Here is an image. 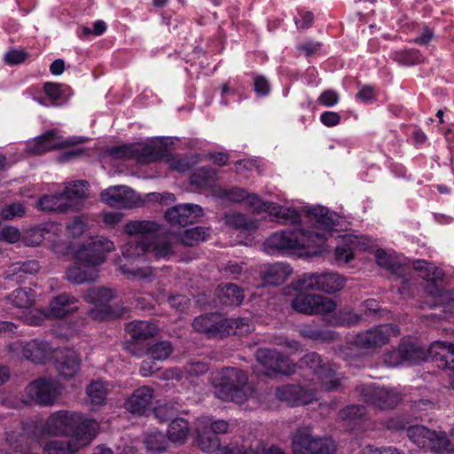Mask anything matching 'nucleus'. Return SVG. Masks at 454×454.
<instances>
[{
	"label": "nucleus",
	"mask_w": 454,
	"mask_h": 454,
	"mask_svg": "<svg viewBox=\"0 0 454 454\" xmlns=\"http://www.w3.org/2000/svg\"><path fill=\"white\" fill-rule=\"evenodd\" d=\"M309 221L316 230L303 231L296 229L293 231H278L270 235L263 244L267 254L294 253L312 249L310 253L321 252V247L327 240L331 231L339 225L340 215L321 206L308 210Z\"/></svg>",
	"instance_id": "nucleus-1"
},
{
	"label": "nucleus",
	"mask_w": 454,
	"mask_h": 454,
	"mask_svg": "<svg viewBox=\"0 0 454 454\" xmlns=\"http://www.w3.org/2000/svg\"><path fill=\"white\" fill-rule=\"evenodd\" d=\"M114 249V242L103 237L82 244L74 253V265L66 271L67 280L77 285L95 281L98 277L96 267L103 263L106 254Z\"/></svg>",
	"instance_id": "nucleus-2"
},
{
	"label": "nucleus",
	"mask_w": 454,
	"mask_h": 454,
	"mask_svg": "<svg viewBox=\"0 0 454 454\" xmlns=\"http://www.w3.org/2000/svg\"><path fill=\"white\" fill-rule=\"evenodd\" d=\"M335 445L330 438L314 437L309 428L297 430L292 439L293 454H333ZM240 454H286L281 449L270 446L267 449L256 447Z\"/></svg>",
	"instance_id": "nucleus-3"
},
{
	"label": "nucleus",
	"mask_w": 454,
	"mask_h": 454,
	"mask_svg": "<svg viewBox=\"0 0 454 454\" xmlns=\"http://www.w3.org/2000/svg\"><path fill=\"white\" fill-rule=\"evenodd\" d=\"M97 420L87 419L78 430L66 439H51L43 447V454H77L90 445L99 432Z\"/></svg>",
	"instance_id": "nucleus-4"
},
{
	"label": "nucleus",
	"mask_w": 454,
	"mask_h": 454,
	"mask_svg": "<svg viewBox=\"0 0 454 454\" xmlns=\"http://www.w3.org/2000/svg\"><path fill=\"white\" fill-rule=\"evenodd\" d=\"M247 376L233 367L224 368L214 377L215 394L223 401L244 403L247 398Z\"/></svg>",
	"instance_id": "nucleus-5"
},
{
	"label": "nucleus",
	"mask_w": 454,
	"mask_h": 454,
	"mask_svg": "<svg viewBox=\"0 0 454 454\" xmlns=\"http://www.w3.org/2000/svg\"><path fill=\"white\" fill-rule=\"evenodd\" d=\"M110 154L116 159H135L140 163H150L168 159V149L160 140L116 146Z\"/></svg>",
	"instance_id": "nucleus-6"
},
{
	"label": "nucleus",
	"mask_w": 454,
	"mask_h": 454,
	"mask_svg": "<svg viewBox=\"0 0 454 454\" xmlns=\"http://www.w3.org/2000/svg\"><path fill=\"white\" fill-rule=\"evenodd\" d=\"M80 412L69 410H59L51 412L41 426L42 436H67L74 434L84 423Z\"/></svg>",
	"instance_id": "nucleus-7"
},
{
	"label": "nucleus",
	"mask_w": 454,
	"mask_h": 454,
	"mask_svg": "<svg viewBox=\"0 0 454 454\" xmlns=\"http://www.w3.org/2000/svg\"><path fill=\"white\" fill-rule=\"evenodd\" d=\"M346 278L336 272L305 273L292 283L294 290H318L333 294L340 291Z\"/></svg>",
	"instance_id": "nucleus-8"
},
{
	"label": "nucleus",
	"mask_w": 454,
	"mask_h": 454,
	"mask_svg": "<svg viewBox=\"0 0 454 454\" xmlns=\"http://www.w3.org/2000/svg\"><path fill=\"white\" fill-rule=\"evenodd\" d=\"M297 294L292 301V308L305 315H325L335 310L337 304L330 297L307 293V290H295Z\"/></svg>",
	"instance_id": "nucleus-9"
},
{
	"label": "nucleus",
	"mask_w": 454,
	"mask_h": 454,
	"mask_svg": "<svg viewBox=\"0 0 454 454\" xmlns=\"http://www.w3.org/2000/svg\"><path fill=\"white\" fill-rule=\"evenodd\" d=\"M62 387L52 378L41 377L25 388L26 396L41 406H52L61 395Z\"/></svg>",
	"instance_id": "nucleus-10"
},
{
	"label": "nucleus",
	"mask_w": 454,
	"mask_h": 454,
	"mask_svg": "<svg viewBox=\"0 0 454 454\" xmlns=\"http://www.w3.org/2000/svg\"><path fill=\"white\" fill-rule=\"evenodd\" d=\"M301 364L309 367L317 375L324 390H335L340 386V379L337 376L335 365L323 361L318 354L311 352L305 355L301 358Z\"/></svg>",
	"instance_id": "nucleus-11"
},
{
	"label": "nucleus",
	"mask_w": 454,
	"mask_h": 454,
	"mask_svg": "<svg viewBox=\"0 0 454 454\" xmlns=\"http://www.w3.org/2000/svg\"><path fill=\"white\" fill-rule=\"evenodd\" d=\"M399 333L396 325L382 324L357 333L355 343L361 348L375 349L387 344L391 337Z\"/></svg>",
	"instance_id": "nucleus-12"
},
{
	"label": "nucleus",
	"mask_w": 454,
	"mask_h": 454,
	"mask_svg": "<svg viewBox=\"0 0 454 454\" xmlns=\"http://www.w3.org/2000/svg\"><path fill=\"white\" fill-rule=\"evenodd\" d=\"M115 297L114 290L105 286H95L88 289L83 298L86 301L95 305L90 309L89 316L94 320H105L109 318L113 310L109 302Z\"/></svg>",
	"instance_id": "nucleus-13"
},
{
	"label": "nucleus",
	"mask_w": 454,
	"mask_h": 454,
	"mask_svg": "<svg viewBox=\"0 0 454 454\" xmlns=\"http://www.w3.org/2000/svg\"><path fill=\"white\" fill-rule=\"evenodd\" d=\"M363 399L380 409H388L396 406L401 402V394L393 387L363 386L358 388Z\"/></svg>",
	"instance_id": "nucleus-14"
},
{
	"label": "nucleus",
	"mask_w": 454,
	"mask_h": 454,
	"mask_svg": "<svg viewBox=\"0 0 454 454\" xmlns=\"http://www.w3.org/2000/svg\"><path fill=\"white\" fill-rule=\"evenodd\" d=\"M194 330L203 333L208 339L224 338L228 336L230 325L226 317L221 314H205L194 318L192 322Z\"/></svg>",
	"instance_id": "nucleus-15"
},
{
	"label": "nucleus",
	"mask_w": 454,
	"mask_h": 454,
	"mask_svg": "<svg viewBox=\"0 0 454 454\" xmlns=\"http://www.w3.org/2000/svg\"><path fill=\"white\" fill-rule=\"evenodd\" d=\"M257 362L264 368L263 373L274 376L277 373L290 374L294 366L289 359L276 349L259 348L255 353Z\"/></svg>",
	"instance_id": "nucleus-16"
},
{
	"label": "nucleus",
	"mask_w": 454,
	"mask_h": 454,
	"mask_svg": "<svg viewBox=\"0 0 454 454\" xmlns=\"http://www.w3.org/2000/svg\"><path fill=\"white\" fill-rule=\"evenodd\" d=\"M10 348L34 364L45 363L51 357L53 352L48 342L39 340H31L27 342L17 341Z\"/></svg>",
	"instance_id": "nucleus-17"
},
{
	"label": "nucleus",
	"mask_w": 454,
	"mask_h": 454,
	"mask_svg": "<svg viewBox=\"0 0 454 454\" xmlns=\"http://www.w3.org/2000/svg\"><path fill=\"white\" fill-rule=\"evenodd\" d=\"M100 196L102 201L118 208H131L137 207L141 202L139 195L134 190L124 185L106 189Z\"/></svg>",
	"instance_id": "nucleus-18"
},
{
	"label": "nucleus",
	"mask_w": 454,
	"mask_h": 454,
	"mask_svg": "<svg viewBox=\"0 0 454 454\" xmlns=\"http://www.w3.org/2000/svg\"><path fill=\"white\" fill-rule=\"evenodd\" d=\"M428 356L435 362L439 368L448 369L450 384L454 388V345L450 342L440 340L434 341L427 349Z\"/></svg>",
	"instance_id": "nucleus-19"
},
{
	"label": "nucleus",
	"mask_w": 454,
	"mask_h": 454,
	"mask_svg": "<svg viewBox=\"0 0 454 454\" xmlns=\"http://www.w3.org/2000/svg\"><path fill=\"white\" fill-rule=\"evenodd\" d=\"M72 144L73 142L66 141L62 137L59 136L55 129H51L29 141L26 145V149L30 154H42Z\"/></svg>",
	"instance_id": "nucleus-20"
},
{
	"label": "nucleus",
	"mask_w": 454,
	"mask_h": 454,
	"mask_svg": "<svg viewBox=\"0 0 454 454\" xmlns=\"http://www.w3.org/2000/svg\"><path fill=\"white\" fill-rule=\"evenodd\" d=\"M202 214L201 207L197 204L186 203L169 208L165 213V218L172 226H185L196 222Z\"/></svg>",
	"instance_id": "nucleus-21"
},
{
	"label": "nucleus",
	"mask_w": 454,
	"mask_h": 454,
	"mask_svg": "<svg viewBox=\"0 0 454 454\" xmlns=\"http://www.w3.org/2000/svg\"><path fill=\"white\" fill-rule=\"evenodd\" d=\"M277 396L290 406L305 405L317 398L314 390L295 385H286L278 388Z\"/></svg>",
	"instance_id": "nucleus-22"
},
{
	"label": "nucleus",
	"mask_w": 454,
	"mask_h": 454,
	"mask_svg": "<svg viewBox=\"0 0 454 454\" xmlns=\"http://www.w3.org/2000/svg\"><path fill=\"white\" fill-rule=\"evenodd\" d=\"M208 417L199 418L195 423L197 433V443L199 448L205 452L217 450L220 448V442L214 433L208 430Z\"/></svg>",
	"instance_id": "nucleus-23"
},
{
	"label": "nucleus",
	"mask_w": 454,
	"mask_h": 454,
	"mask_svg": "<svg viewBox=\"0 0 454 454\" xmlns=\"http://www.w3.org/2000/svg\"><path fill=\"white\" fill-rule=\"evenodd\" d=\"M407 436L419 448H427L437 452L434 448L439 445L440 432L431 431L427 427L416 425L407 428Z\"/></svg>",
	"instance_id": "nucleus-24"
},
{
	"label": "nucleus",
	"mask_w": 454,
	"mask_h": 454,
	"mask_svg": "<svg viewBox=\"0 0 454 454\" xmlns=\"http://www.w3.org/2000/svg\"><path fill=\"white\" fill-rule=\"evenodd\" d=\"M153 389L148 386L137 388L125 402V408L133 414H144L153 398Z\"/></svg>",
	"instance_id": "nucleus-25"
},
{
	"label": "nucleus",
	"mask_w": 454,
	"mask_h": 454,
	"mask_svg": "<svg viewBox=\"0 0 454 454\" xmlns=\"http://www.w3.org/2000/svg\"><path fill=\"white\" fill-rule=\"evenodd\" d=\"M77 299L67 293L60 294L50 302L49 312L51 318H63L78 310Z\"/></svg>",
	"instance_id": "nucleus-26"
},
{
	"label": "nucleus",
	"mask_w": 454,
	"mask_h": 454,
	"mask_svg": "<svg viewBox=\"0 0 454 454\" xmlns=\"http://www.w3.org/2000/svg\"><path fill=\"white\" fill-rule=\"evenodd\" d=\"M81 359L73 349H66L58 357L56 368L60 376L66 379L74 377L80 369Z\"/></svg>",
	"instance_id": "nucleus-27"
},
{
	"label": "nucleus",
	"mask_w": 454,
	"mask_h": 454,
	"mask_svg": "<svg viewBox=\"0 0 454 454\" xmlns=\"http://www.w3.org/2000/svg\"><path fill=\"white\" fill-rule=\"evenodd\" d=\"M39 269V262L35 260L19 262L11 265L4 271V277L5 279L14 281L18 284L22 282L27 275L35 274Z\"/></svg>",
	"instance_id": "nucleus-28"
},
{
	"label": "nucleus",
	"mask_w": 454,
	"mask_h": 454,
	"mask_svg": "<svg viewBox=\"0 0 454 454\" xmlns=\"http://www.w3.org/2000/svg\"><path fill=\"white\" fill-rule=\"evenodd\" d=\"M292 271L291 267L286 263H274L266 267L262 272V279L265 285L278 286L286 281Z\"/></svg>",
	"instance_id": "nucleus-29"
},
{
	"label": "nucleus",
	"mask_w": 454,
	"mask_h": 454,
	"mask_svg": "<svg viewBox=\"0 0 454 454\" xmlns=\"http://www.w3.org/2000/svg\"><path fill=\"white\" fill-rule=\"evenodd\" d=\"M37 206L43 211L66 212L73 209V204L67 201V197L63 192L43 196Z\"/></svg>",
	"instance_id": "nucleus-30"
},
{
	"label": "nucleus",
	"mask_w": 454,
	"mask_h": 454,
	"mask_svg": "<svg viewBox=\"0 0 454 454\" xmlns=\"http://www.w3.org/2000/svg\"><path fill=\"white\" fill-rule=\"evenodd\" d=\"M216 296L223 305L239 306L244 300L242 290L235 284L219 286L216 289Z\"/></svg>",
	"instance_id": "nucleus-31"
},
{
	"label": "nucleus",
	"mask_w": 454,
	"mask_h": 454,
	"mask_svg": "<svg viewBox=\"0 0 454 454\" xmlns=\"http://www.w3.org/2000/svg\"><path fill=\"white\" fill-rule=\"evenodd\" d=\"M35 291L28 287L15 289L6 297L9 304L20 309L31 308L35 303Z\"/></svg>",
	"instance_id": "nucleus-32"
},
{
	"label": "nucleus",
	"mask_w": 454,
	"mask_h": 454,
	"mask_svg": "<svg viewBox=\"0 0 454 454\" xmlns=\"http://www.w3.org/2000/svg\"><path fill=\"white\" fill-rule=\"evenodd\" d=\"M147 254H152L154 257L160 259H168L174 254L172 242L169 236L159 235L151 242H147Z\"/></svg>",
	"instance_id": "nucleus-33"
},
{
	"label": "nucleus",
	"mask_w": 454,
	"mask_h": 454,
	"mask_svg": "<svg viewBox=\"0 0 454 454\" xmlns=\"http://www.w3.org/2000/svg\"><path fill=\"white\" fill-rule=\"evenodd\" d=\"M170 236L176 237V239L184 246L192 247L199 242L205 241L210 236L209 229L197 226L187 229L177 235L170 233Z\"/></svg>",
	"instance_id": "nucleus-34"
},
{
	"label": "nucleus",
	"mask_w": 454,
	"mask_h": 454,
	"mask_svg": "<svg viewBox=\"0 0 454 454\" xmlns=\"http://www.w3.org/2000/svg\"><path fill=\"white\" fill-rule=\"evenodd\" d=\"M143 442L150 454H161L168 448V441L165 434L158 430L145 433Z\"/></svg>",
	"instance_id": "nucleus-35"
},
{
	"label": "nucleus",
	"mask_w": 454,
	"mask_h": 454,
	"mask_svg": "<svg viewBox=\"0 0 454 454\" xmlns=\"http://www.w3.org/2000/svg\"><path fill=\"white\" fill-rule=\"evenodd\" d=\"M86 394L89 403L94 408L104 405L109 394L108 384L102 380L92 381L87 387Z\"/></svg>",
	"instance_id": "nucleus-36"
},
{
	"label": "nucleus",
	"mask_w": 454,
	"mask_h": 454,
	"mask_svg": "<svg viewBox=\"0 0 454 454\" xmlns=\"http://www.w3.org/2000/svg\"><path fill=\"white\" fill-rule=\"evenodd\" d=\"M190 433L187 420L177 418L173 419L168 427V440L176 444H184Z\"/></svg>",
	"instance_id": "nucleus-37"
},
{
	"label": "nucleus",
	"mask_w": 454,
	"mask_h": 454,
	"mask_svg": "<svg viewBox=\"0 0 454 454\" xmlns=\"http://www.w3.org/2000/svg\"><path fill=\"white\" fill-rule=\"evenodd\" d=\"M126 331L133 339L146 340L157 333L158 327L148 321H132L127 325Z\"/></svg>",
	"instance_id": "nucleus-38"
},
{
	"label": "nucleus",
	"mask_w": 454,
	"mask_h": 454,
	"mask_svg": "<svg viewBox=\"0 0 454 454\" xmlns=\"http://www.w3.org/2000/svg\"><path fill=\"white\" fill-rule=\"evenodd\" d=\"M269 213L280 223L297 224L301 221V215L294 208L278 206L273 202L270 205Z\"/></svg>",
	"instance_id": "nucleus-39"
},
{
	"label": "nucleus",
	"mask_w": 454,
	"mask_h": 454,
	"mask_svg": "<svg viewBox=\"0 0 454 454\" xmlns=\"http://www.w3.org/2000/svg\"><path fill=\"white\" fill-rule=\"evenodd\" d=\"M160 225L155 221L136 220L130 221L125 225V232L130 236L155 233L159 231Z\"/></svg>",
	"instance_id": "nucleus-40"
},
{
	"label": "nucleus",
	"mask_w": 454,
	"mask_h": 454,
	"mask_svg": "<svg viewBox=\"0 0 454 454\" xmlns=\"http://www.w3.org/2000/svg\"><path fill=\"white\" fill-rule=\"evenodd\" d=\"M88 188V183L86 181H74L68 183L66 185V189L63 192L67 197V201L73 204L74 209H80L78 202L75 200H81L86 196V191Z\"/></svg>",
	"instance_id": "nucleus-41"
},
{
	"label": "nucleus",
	"mask_w": 454,
	"mask_h": 454,
	"mask_svg": "<svg viewBox=\"0 0 454 454\" xmlns=\"http://www.w3.org/2000/svg\"><path fill=\"white\" fill-rule=\"evenodd\" d=\"M300 334L313 340H331L334 339L335 333L333 331L320 328L316 324L302 325L299 330Z\"/></svg>",
	"instance_id": "nucleus-42"
},
{
	"label": "nucleus",
	"mask_w": 454,
	"mask_h": 454,
	"mask_svg": "<svg viewBox=\"0 0 454 454\" xmlns=\"http://www.w3.org/2000/svg\"><path fill=\"white\" fill-rule=\"evenodd\" d=\"M413 268L419 272V276L427 281H437L443 278V271L424 260H418L413 262Z\"/></svg>",
	"instance_id": "nucleus-43"
},
{
	"label": "nucleus",
	"mask_w": 454,
	"mask_h": 454,
	"mask_svg": "<svg viewBox=\"0 0 454 454\" xmlns=\"http://www.w3.org/2000/svg\"><path fill=\"white\" fill-rule=\"evenodd\" d=\"M226 224L237 230L251 232L257 228L254 221L247 218L244 215L239 213H231L225 215Z\"/></svg>",
	"instance_id": "nucleus-44"
},
{
	"label": "nucleus",
	"mask_w": 454,
	"mask_h": 454,
	"mask_svg": "<svg viewBox=\"0 0 454 454\" xmlns=\"http://www.w3.org/2000/svg\"><path fill=\"white\" fill-rule=\"evenodd\" d=\"M123 258L135 260L147 254V242L145 239L128 241L121 247Z\"/></svg>",
	"instance_id": "nucleus-45"
},
{
	"label": "nucleus",
	"mask_w": 454,
	"mask_h": 454,
	"mask_svg": "<svg viewBox=\"0 0 454 454\" xmlns=\"http://www.w3.org/2000/svg\"><path fill=\"white\" fill-rule=\"evenodd\" d=\"M172 352V344L168 340H162L151 345L147 348L146 355L157 361H163L168 359Z\"/></svg>",
	"instance_id": "nucleus-46"
},
{
	"label": "nucleus",
	"mask_w": 454,
	"mask_h": 454,
	"mask_svg": "<svg viewBox=\"0 0 454 454\" xmlns=\"http://www.w3.org/2000/svg\"><path fill=\"white\" fill-rule=\"evenodd\" d=\"M209 370L207 363L201 361H190L184 367V378L190 382L193 381L194 378L204 375Z\"/></svg>",
	"instance_id": "nucleus-47"
},
{
	"label": "nucleus",
	"mask_w": 454,
	"mask_h": 454,
	"mask_svg": "<svg viewBox=\"0 0 454 454\" xmlns=\"http://www.w3.org/2000/svg\"><path fill=\"white\" fill-rule=\"evenodd\" d=\"M116 263L121 272L126 275L129 278L145 279L148 278L153 274V270L151 268L145 267L131 269L126 263H123L121 258Z\"/></svg>",
	"instance_id": "nucleus-48"
},
{
	"label": "nucleus",
	"mask_w": 454,
	"mask_h": 454,
	"mask_svg": "<svg viewBox=\"0 0 454 454\" xmlns=\"http://www.w3.org/2000/svg\"><path fill=\"white\" fill-rule=\"evenodd\" d=\"M50 232L41 228H32L27 230L23 235V241L26 246H39L44 239H49Z\"/></svg>",
	"instance_id": "nucleus-49"
},
{
	"label": "nucleus",
	"mask_w": 454,
	"mask_h": 454,
	"mask_svg": "<svg viewBox=\"0 0 454 454\" xmlns=\"http://www.w3.org/2000/svg\"><path fill=\"white\" fill-rule=\"evenodd\" d=\"M403 363H416L422 358V352L413 343L402 341L398 346Z\"/></svg>",
	"instance_id": "nucleus-50"
},
{
	"label": "nucleus",
	"mask_w": 454,
	"mask_h": 454,
	"mask_svg": "<svg viewBox=\"0 0 454 454\" xmlns=\"http://www.w3.org/2000/svg\"><path fill=\"white\" fill-rule=\"evenodd\" d=\"M338 325H353L362 320V315L355 313L352 309H342L334 317Z\"/></svg>",
	"instance_id": "nucleus-51"
},
{
	"label": "nucleus",
	"mask_w": 454,
	"mask_h": 454,
	"mask_svg": "<svg viewBox=\"0 0 454 454\" xmlns=\"http://www.w3.org/2000/svg\"><path fill=\"white\" fill-rule=\"evenodd\" d=\"M216 171L211 168H200L192 176V183L198 186H206L215 178Z\"/></svg>",
	"instance_id": "nucleus-52"
},
{
	"label": "nucleus",
	"mask_w": 454,
	"mask_h": 454,
	"mask_svg": "<svg viewBox=\"0 0 454 454\" xmlns=\"http://www.w3.org/2000/svg\"><path fill=\"white\" fill-rule=\"evenodd\" d=\"M226 321H228L230 329L228 331V335L234 333V334H244L251 332L254 327L251 324L250 319L247 317H240V318H226Z\"/></svg>",
	"instance_id": "nucleus-53"
},
{
	"label": "nucleus",
	"mask_w": 454,
	"mask_h": 454,
	"mask_svg": "<svg viewBox=\"0 0 454 454\" xmlns=\"http://www.w3.org/2000/svg\"><path fill=\"white\" fill-rule=\"evenodd\" d=\"M48 318H51L50 316V312H46L39 309L29 310L23 317V320L27 325L35 326L42 325L44 322V320Z\"/></svg>",
	"instance_id": "nucleus-54"
},
{
	"label": "nucleus",
	"mask_w": 454,
	"mask_h": 454,
	"mask_svg": "<svg viewBox=\"0 0 454 454\" xmlns=\"http://www.w3.org/2000/svg\"><path fill=\"white\" fill-rule=\"evenodd\" d=\"M365 414V408L363 405H350L340 411V418L344 421H355Z\"/></svg>",
	"instance_id": "nucleus-55"
},
{
	"label": "nucleus",
	"mask_w": 454,
	"mask_h": 454,
	"mask_svg": "<svg viewBox=\"0 0 454 454\" xmlns=\"http://www.w3.org/2000/svg\"><path fill=\"white\" fill-rule=\"evenodd\" d=\"M26 214V208L22 203L15 202L5 206L1 211V216L5 220H12L15 217H22Z\"/></svg>",
	"instance_id": "nucleus-56"
},
{
	"label": "nucleus",
	"mask_w": 454,
	"mask_h": 454,
	"mask_svg": "<svg viewBox=\"0 0 454 454\" xmlns=\"http://www.w3.org/2000/svg\"><path fill=\"white\" fill-rule=\"evenodd\" d=\"M343 246H337L335 248V259L345 263L353 259V247L348 240L342 237Z\"/></svg>",
	"instance_id": "nucleus-57"
},
{
	"label": "nucleus",
	"mask_w": 454,
	"mask_h": 454,
	"mask_svg": "<svg viewBox=\"0 0 454 454\" xmlns=\"http://www.w3.org/2000/svg\"><path fill=\"white\" fill-rule=\"evenodd\" d=\"M438 441L439 445L434 446L437 453L446 454L454 452V430L449 436H447L445 433L440 432V437Z\"/></svg>",
	"instance_id": "nucleus-58"
},
{
	"label": "nucleus",
	"mask_w": 454,
	"mask_h": 454,
	"mask_svg": "<svg viewBox=\"0 0 454 454\" xmlns=\"http://www.w3.org/2000/svg\"><path fill=\"white\" fill-rule=\"evenodd\" d=\"M375 258L379 266L389 270H395L397 262L391 254H387L386 251L382 249H377L375 252Z\"/></svg>",
	"instance_id": "nucleus-59"
},
{
	"label": "nucleus",
	"mask_w": 454,
	"mask_h": 454,
	"mask_svg": "<svg viewBox=\"0 0 454 454\" xmlns=\"http://www.w3.org/2000/svg\"><path fill=\"white\" fill-rule=\"evenodd\" d=\"M221 197L235 203L245 202L247 197V192L242 188L233 187L223 191Z\"/></svg>",
	"instance_id": "nucleus-60"
},
{
	"label": "nucleus",
	"mask_w": 454,
	"mask_h": 454,
	"mask_svg": "<svg viewBox=\"0 0 454 454\" xmlns=\"http://www.w3.org/2000/svg\"><path fill=\"white\" fill-rule=\"evenodd\" d=\"M245 203L251 207L254 211L269 212V209L272 202L263 201L257 194L247 192V197L245 200Z\"/></svg>",
	"instance_id": "nucleus-61"
},
{
	"label": "nucleus",
	"mask_w": 454,
	"mask_h": 454,
	"mask_svg": "<svg viewBox=\"0 0 454 454\" xmlns=\"http://www.w3.org/2000/svg\"><path fill=\"white\" fill-rule=\"evenodd\" d=\"M340 101V95L333 90H325L318 97L317 102L325 107H332Z\"/></svg>",
	"instance_id": "nucleus-62"
},
{
	"label": "nucleus",
	"mask_w": 454,
	"mask_h": 454,
	"mask_svg": "<svg viewBox=\"0 0 454 454\" xmlns=\"http://www.w3.org/2000/svg\"><path fill=\"white\" fill-rule=\"evenodd\" d=\"M86 226V222L83 217H75L67 227L68 235L73 238H78L85 231Z\"/></svg>",
	"instance_id": "nucleus-63"
},
{
	"label": "nucleus",
	"mask_w": 454,
	"mask_h": 454,
	"mask_svg": "<svg viewBox=\"0 0 454 454\" xmlns=\"http://www.w3.org/2000/svg\"><path fill=\"white\" fill-rule=\"evenodd\" d=\"M28 57V53L22 49H14L9 51L4 55V60L9 65H19L24 62Z\"/></svg>",
	"instance_id": "nucleus-64"
}]
</instances>
